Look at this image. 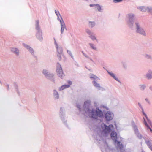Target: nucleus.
I'll return each instance as SVG.
<instances>
[{
	"label": "nucleus",
	"mask_w": 152,
	"mask_h": 152,
	"mask_svg": "<svg viewBox=\"0 0 152 152\" xmlns=\"http://www.w3.org/2000/svg\"><path fill=\"white\" fill-rule=\"evenodd\" d=\"M94 110H92L91 111V113H92V117L94 118H96L97 116L99 117H102L103 115L102 112L98 108H96V114L94 115Z\"/></svg>",
	"instance_id": "obj_1"
},
{
	"label": "nucleus",
	"mask_w": 152,
	"mask_h": 152,
	"mask_svg": "<svg viewBox=\"0 0 152 152\" xmlns=\"http://www.w3.org/2000/svg\"><path fill=\"white\" fill-rule=\"evenodd\" d=\"M142 113L143 114L145 115V116L146 117V118L147 119V120L145 119V118L143 117V119L144 120V123L145 125L147 126L148 128L151 131H152V130L151 128H150V126L151 127V122L149 120L148 118L147 115L144 112L143 110H142Z\"/></svg>",
	"instance_id": "obj_2"
},
{
	"label": "nucleus",
	"mask_w": 152,
	"mask_h": 152,
	"mask_svg": "<svg viewBox=\"0 0 152 152\" xmlns=\"http://www.w3.org/2000/svg\"><path fill=\"white\" fill-rule=\"evenodd\" d=\"M101 127L103 130L106 133L109 132L110 130L112 129L113 128V126L112 125H110L108 127L107 126L104 124H101Z\"/></svg>",
	"instance_id": "obj_3"
},
{
	"label": "nucleus",
	"mask_w": 152,
	"mask_h": 152,
	"mask_svg": "<svg viewBox=\"0 0 152 152\" xmlns=\"http://www.w3.org/2000/svg\"><path fill=\"white\" fill-rule=\"evenodd\" d=\"M57 72L58 75L61 78H62L64 75L63 73L62 68L60 66L57 69Z\"/></svg>",
	"instance_id": "obj_4"
},
{
	"label": "nucleus",
	"mask_w": 152,
	"mask_h": 152,
	"mask_svg": "<svg viewBox=\"0 0 152 152\" xmlns=\"http://www.w3.org/2000/svg\"><path fill=\"white\" fill-rule=\"evenodd\" d=\"M113 115L111 113L107 112L105 115V118L107 120H110L112 119Z\"/></svg>",
	"instance_id": "obj_5"
},
{
	"label": "nucleus",
	"mask_w": 152,
	"mask_h": 152,
	"mask_svg": "<svg viewBox=\"0 0 152 152\" xmlns=\"http://www.w3.org/2000/svg\"><path fill=\"white\" fill-rule=\"evenodd\" d=\"M111 137L112 139L114 140L115 142H116L117 139L116 133L114 131L112 132L111 133Z\"/></svg>",
	"instance_id": "obj_6"
},
{
	"label": "nucleus",
	"mask_w": 152,
	"mask_h": 152,
	"mask_svg": "<svg viewBox=\"0 0 152 152\" xmlns=\"http://www.w3.org/2000/svg\"><path fill=\"white\" fill-rule=\"evenodd\" d=\"M57 51L58 52V54H57V56L58 59L60 60L61 59V56L63 55L62 54V50L60 48H57Z\"/></svg>",
	"instance_id": "obj_7"
},
{
	"label": "nucleus",
	"mask_w": 152,
	"mask_h": 152,
	"mask_svg": "<svg viewBox=\"0 0 152 152\" xmlns=\"http://www.w3.org/2000/svg\"><path fill=\"white\" fill-rule=\"evenodd\" d=\"M136 25L137 29V32L143 35H145V32L142 29L139 28V26L137 23H136Z\"/></svg>",
	"instance_id": "obj_8"
},
{
	"label": "nucleus",
	"mask_w": 152,
	"mask_h": 152,
	"mask_svg": "<svg viewBox=\"0 0 152 152\" xmlns=\"http://www.w3.org/2000/svg\"><path fill=\"white\" fill-rule=\"evenodd\" d=\"M59 20L61 24V33L62 34L64 31V28H65V25L62 20H61L59 19Z\"/></svg>",
	"instance_id": "obj_9"
},
{
	"label": "nucleus",
	"mask_w": 152,
	"mask_h": 152,
	"mask_svg": "<svg viewBox=\"0 0 152 152\" xmlns=\"http://www.w3.org/2000/svg\"><path fill=\"white\" fill-rule=\"evenodd\" d=\"M69 86H70L68 85H63L60 88L59 90H64V89L69 87Z\"/></svg>",
	"instance_id": "obj_10"
},
{
	"label": "nucleus",
	"mask_w": 152,
	"mask_h": 152,
	"mask_svg": "<svg viewBox=\"0 0 152 152\" xmlns=\"http://www.w3.org/2000/svg\"><path fill=\"white\" fill-rule=\"evenodd\" d=\"M12 51L14 53L16 54L17 55H18L19 54V50L18 49L16 48H13Z\"/></svg>",
	"instance_id": "obj_11"
},
{
	"label": "nucleus",
	"mask_w": 152,
	"mask_h": 152,
	"mask_svg": "<svg viewBox=\"0 0 152 152\" xmlns=\"http://www.w3.org/2000/svg\"><path fill=\"white\" fill-rule=\"evenodd\" d=\"M25 47L29 51H30V52L32 53L34 52V51L33 50V49L32 48L30 47L29 46H28V45H24Z\"/></svg>",
	"instance_id": "obj_12"
},
{
	"label": "nucleus",
	"mask_w": 152,
	"mask_h": 152,
	"mask_svg": "<svg viewBox=\"0 0 152 152\" xmlns=\"http://www.w3.org/2000/svg\"><path fill=\"white\" fill-rule=\"evenodd\" d=\"M93 83L94 84V86L96 87L99 88H100L99 85L95 81H94L93 82Z\"/></svg>",
	"instance_id": "obj_13"
},
{
	"label": "nucleus",
	"mask_w": 152,
	"mask_h": 152,
	"mask_svg": "<svg viewBox=\"0 0 152 152\" xmlns=\"http://www.w3.org/2000/svg\"><path fill=\"white\" fill-rule=\"evenodd\" d=\"M138 9L142 12H146L147 10V8L145 7H140Z\"/></svg>",
	"instance_id": "obj_14"
},
{
	"label": "nucleus",
	"mask_w": 152,
	"mask_h": 152,
	"mask_svg": "<svg viewBox=\"0 0 152 152\" xmlns=\"http://www.w3.org/2000/svg\"><path fill=\"white\" fill-rule=\"evenodd\" d=\"M90 104V102L89 101H86L85 102L84 106L85 107L86 106H89Z\"/></svg>",
	"instance_id": "obj_15"
},
{
	"label": "nucleus",
	"mask_w": 152,
	"mask_h": 152,
	"mask_svg": "<svg viewBox=\"0 0 152 152\" xmlns=\"http://www.w3.org/2000/svg\"><path fill=\"white\" fill-rule=\"evenodd\" d=\"M109 73L110 75L115 80H118V79L115 76L114 74L112 73L109 72Z\"/></svg>",
	"instance_id": "obj_16"
},
{
	"label": "nucleus",
	"mask_w": 152,
	"mask_h": 152,
	"mask_svg": "<svg viewBox=\"0 0 152 152\" xmlns=\"http://www.w3.org/2000/svg\"><path fill=\"white\" fill-rule=\"evenodd\" d=\"M133 17L134 15H129V19L130 22L131 20H132Z\"/></svg>",
	"instance_id": "obj_17"
},
{
	"label": "nucleus",
	"mask_w": 152,
	"mask_h": 152,
	"mask_svg": "<svg viewBox=\"0 0 152 152\" xmlns=\"http://www.w3.org/2000/svg\"><path fill=\"white\" fill-rule=\"evenodd\" d=\"M116 142H117V145L120 148H122V145L121 143L119 141H117Z\"/></svg>",
	"instance_id": "obj_18"
},
{
	"label": "nucleus",
	"mask_w": 152,
	"mask_h": 152,
	"mask_svg": "<svg viewBox=\"0 0 152 152\" xmlns=\"http://www.w3.org/2000/svg\"><path fill=\"white\" fill-rule=\"evenodd\" d=\"M96 8L97 9L98 11L100 12L101 10V7L98 4H96Z\"/></svg>",
	"instance_id": "obj_19"
},
{
	"label": "nucleus",
	"mask_w": 152,
	"mask_h": 152,
	"mask_svg": "<svg viewBox=\"0 0 152 152\" xmlns=\"http://www.w3.org/2000/svg\"><path fill=\"white\" fill-rule=\"evenodd\" d=\"M90 76V78L92 79H95L97 78V77L96 76L92 74H91Z\"/></svg>",
	"instance_id": "obj_20"
},
{
	"label": "nucleus",
	"mask_w": 152,
	"mask_h": 152,
	"mask_svg": "<svg viewBox=\"0 0 152 152\" xmlns=\"http://www.w3.org/2000/svg\"><path fill=\"white\" fill-rule=\"evenodd\" d=\"M90 46H91V47L92 49H94V50L96 49V48L94 46V45L93 44H90Z\"/></svg>",
	"instance_id": "obj_21"
},
{
	"label": "nucleus",
	"mask_w": 152,
	"mask_h": 152,
	"mask_svg": "<svg viewBox=\"0 0 152 152\" xmlns=\"http://www.w3.org/2000/svg\"><path fill=\"white\" fill-rule=\"evenodd\" d=\"M89 23H90V25L91 27L94 26L95 25V23L94 22H90Z\"/></svg>",
	"instance_id": "obj_22"
},
{
	"label": "nucleus",
	"mask_w": 152,
	"mask_h": 152,
	"mask_svg": "<svg viewBox=\"0 0 152 152\" xmlns=\"http://www.w3.org/2000/svg\"><path fill=\"white\" fill-rule=\"evenodd\" d=\"M122 1V0H113V2L114 3H116L121 2Z\"/></svg>",
	"instance_id": "obj_23"
},
{
	"label": "nucleus",
	"mask_w": 152,
	"mask_h": 152,
	"mask_svg": "<svg viewBox=\"0 0 152 152\" xmlns=\"http://www.w3.org/2000/svg\"><path fill=\"white\" fill-rule=\"evenodd\" d=\"M151 75H150V74H147L146 77L148 79H151Z\"/></svg>",
	"instance_id": "obj_24"
},
{
	"label": "nucleus",
	"mask_w": 152,
	"mask_h": 152,
	"mask_svg": "<svg viewBox=\"0 0 152 152\" xmlns=\"http://www.w3.org/2000/svg\"><path fill=\"white\" fill-rule=\"evenodd\" d=\"M145 86L144 85H142L141 86L140 88L141 90H143L145 88Z\"/></svg>",
	"instance_id": "obj_25"
},
{
	"label": "nucleus",
	"mask_w": 152,
	"mask_h": 152,
	"mask_svg": "<svg viewBox=\"0 0 152 152\" xmlns=\"http://www.w3.org/2000/svg\"><path fill=\"white\" fill-rule=\"evenodd\" d=\"M55 12L58 16V18H59V16L58 15L59 14L60 15L59 12L58 11H56V10H55Z\"/></svg>",
	"instance_id": "obj_26"
},
{
	"label": "nucleus",
	"mask_w": 152,
	"mask_h": 152,
	"mask_svg": "<svg viewBox=\"0 0 152 152\" xmlns=\"http://www.w3.org/2000/svg\"><path fill=\"white\" fill-rule=\"evenodd\" d=\"M90 37L93 40H94L96 39V38L95 36H91Z\"/></svg>",
	"instance_id": "obj_27"
},
{
	"label": "nucleus",
	"mask_w": 152,
	"mask_h": 152,
	"mask_svg": "<svg viewBox=\"0 0 152 152\" xmlns=\"http://www.w3.org/2000/svg\"><path fill=\"white\" fill-rule=\"evenodd\" d=\"M39 22L38 20H37L36 21V28H38L39 27Z\"/></svg>",
	"instance_id": "obj_28"
},
{
	"label": "nucleus",
	"mask_w": 152,
	"mask_h": 152,
	"mask_svg": "<svg viewBox=\"0 0 152 152\" xmlns=\"http://www.w3.org/2000/svg\"><path fill=\"white\" fill-rule=\"evenodd\" d=\"M43 73L44 74H45V75H47V74L48 73V72L46 70H44L43 71Z\"/></svg>",
	"instance_id": "obj_29"
},
{
	"label": "nucleus",
	"mask_w": 152,
	"mask_h": 152,
	"mask_svg": "<svg viewBox=\"0 0 152 152\" xmlns=\"http://www.w3.org/2000/svg\"><path fill=\"white\" fill-rule=\"evenodd\" d=\"M86 32L89 34H91V32L89 30H87Z\"/></svg>",
	"instance_id": "obj_30"
},
{
	"label": "nucleus",
	"mask_w": 152,
	"mask_h": 152,
	"mask_svg": "<svg viewBox=\"0 0 152 152\" xmlns=\"http://www.w3.org/2000/svg\"><path fill=\"white\" fill-rule=\"evenodd\" d=\"M96 4H91L90 5V6L91 7L96 6Z\"/></svg>",
	"instance_id": "obj_31"
},
{
	"label": "nucleus",
	"mask_w": 152,
	"mask_h": 152,
	"mask_svg": "<svg viewBox=\"0 0 152 152\" xmlns=\"http://www.w3.org/2000/svg\"><path fill=\"white\" fill-rule=\"evenodd\" d=\"M67 53L69 54H70V55H71L72 54V53H71V52L69 50H67Z\"/></svg>",
	"instance_id": "obj_32"
},
{
	"label": "nucleus",
	"mask_w": 152,
	"mask_h": 152,
	"mask_svg": "<svg viewBox=\"0 0 152 152\" xmlns=\"http://www.w3.org/2000/svg\"><path fill=\"white\" fill-rule=\"evenodd\" d=\"M150 143V142L149 141H146V143L147 144V145H148V146H149Z\"/></svg>",
	"instance_id": "obj_33"
},
{
	"label": "nucleus",
	"mask_w": 152,
	"mask_h": 152,
	"mask_svg": "<svg viewBox=\"0 0 152 152\" xmlns=\"http://www.w3.org/2000/svg\"><path fill=\"white\" fill-rule=\"evenodd\" d=\"M69 83L70 84V85H71L72 84V82H70V81H69Z\"/></svg>",
	"instance_id": "obj_34"
},
{
	"label": "nucleus",
	"mask_w": 152,
	"mask_h": 152,
	"mask_svg": "<svg viewBox=\"0 0 152 152\" xmlns=\"http://www.w3.org/2000/svg\"><path fill=\"white\" fill-rule=\"evenodd\" d=\"M149 148L151 150H152V148L151 146H149Z\"/></svg>",
	"instance_id": "obj_35"
},
{
	"label": "nucleus",
	"mask_w": 152,
	"mask_h": 152,
	"mask_svg": "<svg viewBox=\"0 0 152 152\" xmlns=\"http://www.w3.org/2000/svg\"><path fill=\"white\" fill-rule=\"evenodd\" d=\"M138 104H139V106H141V105H140V103H138Z\"/></svg>",
	"instance_id": "obj_36"
}]
</instances>
